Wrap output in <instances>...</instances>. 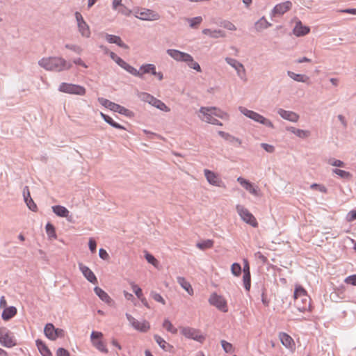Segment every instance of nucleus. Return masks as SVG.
<instances>
[{"mask_svg": "<svg viewBox=\"0 0 356 356\" xmlns=\"http://www.w3.org/2000/svg\"><path fill=\"white\" fill-rule=\"evenodd\" d=\"M344 282L346 284H351V285H353V286H356V274L352 275H350V276L347 277L345 279Z\"/></svg>", "mask_w": 356, "mask_h": 356, "instance_id": "55", "label": "nucleus"}, {"mask_svg": "<svg viewBox=\"0 0 356 356\" xmlns=\"http://www.w3.org/2000/svg\"><path fill=\"white\" fill-rule=\"evenodd\" d=\"M332 172L344 179L349 180L352 178V175L349 172L343 170L334 168L332 170Z\"/></svg>", "mask_w": 356, "mask_h": 356, "instance_id": "39", "label": "nucleus"}, {"mask_svg": "<svg viewBox=\"0 0 356 356\" xmlns=\"http://www.w3.org/2000/svg\"><path fill=\"white\" fill-rule=\"evenodd\" d=\"M163 326L166 330L172 333H175L177 331V329L173 327L172 323L168 320L164 321Z\"/></svg>", "mask_w": 356, "mask_h": 356, "instance_id": "50", "label": "nucleus"}, {"mask_svg": "<svg viewBox=\"0 0 356 356\" xmlns=\"http://www.w3.org/2000/svg\"><path fill=\"white\" fill-rule=\"evenodd\" d=\"M141 72H142V76L145 74H152L156 76L159 80L161 81L163 79V74L161 72H157L156 71V67L153 64L143 65L141 66Z\"/></svg>", "mask_w": 356, "mask_h": 356, "instance_id": "16", "label": "nucleus"}, {"mask_svg": "<svg viewBox=\"0 0 356 356\" xmlns=\"http://www.w3.org/2000/svg\"><path fill=\"white\" fill-rule=\"evenodd\" d=\"M213 241L211 240V239L204 240L200 242H198L196 244V246L202 250H204L211 248L213 247Z\"/></svg>", "mask_w": 356, "mask_h": 356, "instance_id": "36", "label": "nucleus"}, {"mask_svg": "<svg viewBox=\"0 0 356 356\" xmlns=\"http://www.w3.org/2000/svg\"><path fill=\"white\" fill-rule=\"evenodd\" d=\"M55 330H56V328L54 327L53 324H51V323L47 324L44 327L45 336L51 340H55V336H54Z\"/></svg>", "mask_w": 356, "mask_h": 356, "instance_id": "34", "label": "nucleus"}, {"mask_svg": "<svg viewBox=\"0 0 356 356\" xmlns=\"http://www.w3.org/2000/svg\"><path fill=\"white\" fill-rule=\"evenodd\" d=\"M0 343L7 348H11L16 345L12 333L4 327H0Z\"/></svg>", "mask_w": 356, "mask_h": 356, "instance_id": "8", "label": "nucleus"}, {"mask_svg": "<svg viewBox=\"0 0 356 356\" xmlns=\"http://www.w3.org/2000/svg\"><path fill=\"white\" fill-rule=\"evenodd\" d=\"M209 301L211 305L216 307L220 311L223 312H227V302L222 296L213 293L211 296Z\"/></svg>", "mask_w": 356, "mask_h": 356, "instance_id": "13", "label": "nucleus"}, {"mask_svg": "<svg viewBox=\"0 0 356 356\" xmlns=\"http://www.w3.org/2000/svg\"><path fill=\"white\" fill-rule=\"evenodd\" d=\"M145 259L149 264H152L156 268L159 267V262L152 254L147 253L145 254Z\"/></svg>", "mask_w": 356, "mask_h": 356, "instance_id": "49", "label": "nucleus"}, {"mask_svg": "<svg viewBox=\"0 0 356 356\" xmlns=\"http://www.w3.org/2000/svg\"><path fill=\"white\" fill-rule=\"evenodd\" d=\"M184 19L189 23L190 27L192 29L197 28L203 20L202 17L200 16L193 18H185Z\"/></svg>", "mask_w": 356, "mask_h": 356, "instance_id": "35", "label": "nucleus"}, {"mask_svg": "<svg viewBox=\"0 0 356 356\" xmlns=\"http://www.w3.org/2000/svg\"><path fill=\"white\" fill-rule=\"evenodd\" d=\"M154 339L159 346L165 351H171L172 346L167 343L163 338L158 335L154 336Z\"/></svg>", "mask_w": 356, "mask_h": 356, "instance_id": "29", "label": "nucleus"}, {"mask_svg": "<svg viewBox=\"0 0 356 356\" xmlns=\"http://www.w3.org/2000/svg\"><path fill=\"white\" fill-rule=\"evenodd\" d=\"M224 32L221 30H212L210 37L213 38H218L219 37H224Z\"/></svg>", "mask_w": 356, "mask_h": 356, "instance_id": "57", "label": "nucleus"}, {"mask_svg": "<svg viewBox=\"0 0 356 356\" xmlns=\"http://www.w3.org/2000/svg\"><path fill=\"white\" fill-rule=\"evenodd\" d=\"M101 116L102 117V118L107 122L110 125H111L112 127L116 128V129H125V128L120 125V124L115 122L113 121V120L109 117L108 115H105L104 113H101Z\"/></svg>", "mask_w": 356, "mask_h": 356, "instance_id": "37", "label": "nucleus"}, {"mask_svg": "<svg viewBox=\"0 0 356 356\" xmlns=\"http://www.w3.org/2000/svg\"><path fill=\"white\" fill-rule=\"evenodd\" d=\"M180 61L186 63L190 68H192L197 72L202 71L200 65L194 60L192 56L187 53L179 51V62Z\"/></svg>", "mask_w": 356, "mask_h": 356, "instance_id": "12", "label": "nucleus"}, {"mask_svg": "<svg viewBox=\"0 0 356 356\" xmlns=\"http://www.w3.org/2000/svg\"><path fill=\"white\" fill-rule=\"evenodd\" d=\"M200 113L199 116L203 121L215 125H222V123L209 112L207 107H201Z\"/></svg>", "mask_w": 356, "mask_h": 356, "instance_id": "14", "label": "nucleus"}, {"mask_svg": "<svg viewBox=\"0 0 356 356\" xmlns=\"http://www.w3.org/2000/svg\"><path fill=\"white\" fill-rule=\"evenodd\" d=\"M261 302L262 303L268 307L269 305V300H268L267 297H266V289H262V293H261Z\"/></svg>", "mask_w": 356, "mask_h": 356, "instance_id": "61", "label": "nucleus"}, {"mask_svg": "<svg viewBox=\"0 0 356 356\" xmlns=\"http://www.w3.org/2000/svg\"><path fill=\"white\" fill-rule=\"evenodd\" d=\"M261 147L267 152L273 153L275 151V147L267 143H261Z\"/></svg>", "mask_w": 356, "mask_h": 356, "instance_id": "59", "label": "nucleus"}, {"mask_svg": "<svg viewBox=\"0 0 356 356\" xmlns=\"http://www.w3.org/2000/svg\"><path fill=\"white\" fill-rule=\"evenodd\" d=\"M36 346L42 356H50L51 352L46 344L41 340H36Z\"/></svg>", "mask_w": 356, "mask_h": 356, "instance_id": "27", "label": "nucleus"}, {"mask_svg": "<svg viewBox=\"0 0 356 356\" xmlns=\"http://www.w3.org/2000/svg\"><path fill=\"white\" fill-rule=\"evenodd\" d=\"M243 286L246 291H249L251 287V275L244 273L243 275Z\"/></svg>", "mask_w": 356, "mask_h": 356, "instance_id": "40", "label": "nucleus"}, {"mask_svg": "<svg viewBox=\"0 0 356 356\" xmlns=\"http://www.w3.org/2000/svg\"><path fill=\"white\" fill-rule=\"evenodd\" d=\"M151 296L155 301L161 302L163 305L165 304V301L160 294H159L157 293H152Z\"/></svg>", "mask_w": 356, "mask_h": 356, "instance_id": "60", "label": "nucleus"}, {"mask_svg": "<svg viewBox=\"0 0 356 356\" xmlns=\"http://www.w3.org/2000/svg\"><path fill=\"white\" fill-rule=\"evenodd\" d=\"M209 110V112L217 117H219L220 118H224L225 116H227V114L222 111L220 109L216 108V107H207Z\"/></svg>", "mask_w": 356, "mask_h": 356, "instance_id": "42", "label": "nucleus"}, {"mask_svg": "<svg viewBox=\"0 0 356 356\" xmlns=\"http://www.w3.org/2000/svg\"><path fill=\"white\" fill-rule=\"evenodd\" d=\"M79 31L81 34L82 36L86 38H89L90 35V31L89 26L87 24L86 22H81V24H77Z\"/></svg>", "mask_w": 356, "mask_h": 356, "instance_id": "33", "label": "nucleus"}, {"mask_svg": "<svg viewBox=\"0 0 356 356\" xmlns=\"http://www.w3.org/2000/svg\"><path fill=\"white\" fill-rule=\"evenodd\" d=\"M131 289L139 299L143 297L142 290L138 285L135 284L134 283H132Z\"/></svg>", "mask_w": 356, "mask_h": 356, "instance_id": "52", "label": "nucleus"}, {"mask_svg": "<svg viewBox=\"0 0 356 356\" xmlns=\"http://www.w3.org/2000/svg\"><path fill=\"white\" fill-rule=\"evenodd\" d=\"M294 305L300 312L311 310V298L306 290L301 286H297L293 293Z\"/></svg>", "mask_w": 356, "mask_h": 356, "instance_id": "1", "label": "nucleus"}, {"mask_svg": "<svg viewBox=\"0 0 356 356\" xmlns=\"http://www.w3.org/2000/svg\"><path fill=\"white\" fill-rule=\"evenodd\" d=\"M277 113L284 120L290 122H296L299 119V115L295 112L286 111L283 108H279Z\"/></svg>", "mask_w": 356, "mask_h": 356, "instance_id": "17", "label": "nucleus"}, {"mask_svg": "<svg viewBox=\"0 0 356 356\" xmlns=\"http://www.w3.org/2000/svg\"><path fill=\"white\" fill-rule=\"evenodd\" d=\"M219 134L221 136H222L225 140L229 141L232 143L234 142L238 143V145H241V140L238 138H235L227 133H225L224 131H219Z\"/></svg>", "mask_w": 356, "mask_h": 356, "instance_id": "41", "label": "nucleus"}, {"mask_svg": "<svg viewBox=\"0 0 356 356\" xmlns=\"http://www.w3.org/2000/svg\"><path fill=\"white\" fill-rule=\"evenodd\" d=\"M106 38L110 43H115L121 47L127 49L128 47L122 41L121 38L117 35H106Z\"/></svg>", "mask_w": 356, "mask_h": 356, "instance_id": "26", "label": "nucleus"}, {"mask_svg": "<svg viewBox=\"0 0 356 356\" xmlns=\"http://www.w3.org/2000/svg\"><path fill=\"white\" fill-rule=\"evenodd\" d=\"M99 257L104 260H107L109 258L108 254L104 249L101 248L99 251Z\"/></svg>", "mask_w": 356, "mask_h": 356, "instance_id": "63", "label": "nucleus"}, {"mask_svg": "<svg viewBox=\"0 0 356 356\" xmlns=\"http://www.w3.org/2000/svg\"><path fill=\"white\" fill-rule=\"evenodd\" d=\"M39 65L47 70L58 72L71 67V65L58 57L44 58L39 61Z\"/></svg>", "mask_w": 356, "mask_h": 356, "instance_id": "2", "label": "nucleus"}, {"mask_svg": "<svg viewBox=\"0 0 356 356\" xmlns=\"http://www.w3.org/2000/svg\"><path fill=\"white\" fill-rule=\"evenodd\" d=\"M94 291L96 295L104 302L106 304L111 305L113 304V299L109 296V295L102 289L100 287L96 286L94 289Z\"/></svg>", "mask_w": 356, "mask_h": 356, "instance_id": "20", "label": "nucleus"}, {"mask_svg": "<svg viewBox=\"0 0 356 356\" xmlns=\"http://www.w3.org/2000/svg\"><path fill=\"white\" fill-rule=\"evenodd\" d=\"M57 356H70V353L68 351L63 348H60L58 349L56 352Z\"/></svg>", "mask_w": 356, "mask_h": 356, "instance_id": "62", "label": "nucleus"}, {"mask_svg": "<svg viewBox=\"0 0 356 356\" xmlns=\"http://www.w3.org/2000/svg\"><path fill=\"white\" fill-rule=\"evenodd\" d=\"M152 105L161 111H169V109H168V107L165 105L164 103H163L161 101H160L156 98H154V102Z\"/></svg>", "mask_w": 356, "mask_h": 356, "instance_id": "47", "label": "nucleus"}, {"mask_svg": "<svg viewBox=\"0 0 356 356\" xmlns=\"http://www.w3.org/2000/svg\"><path fill=\"white\" fill-rule=\"evenodd\" d=\"M103 333L97 331H92L90 334V340L92 346L98 350L104 353H108V350L106 343L103 341Z\"/></svg>", "mask_w": 356, "mask_h": 356, "instance_id": "5", "label": "nucleus"}, {"mask_svg": "<svg viewBox=\"0 0 356 356\" xmlns=\"http://www.w3.org/2000/svg\"><path fill=\"white\" fill-rule=\"evenodd\" d=\"M98 102L104 107L110 109V107L112 104V102L109 101L108 99H104L103 97L98 98Z\"/></svg>", "mask_w": 356, "mask_h": 356, "instance_id": "54", "label": "nucleus"}, {"mask_svg": "<svg viewBox=\"0 0 356 356\" xmlns=\"http://www.w3.org/2000/svg\"><path fill=\"white\" fill-rule=\"evenodd\" d=\"M222 26L225 29H227L230 30V31H234V30L236 29V27L235 26V25L234 24H232V22H229V21H225L222 24Z\"/></svg>", "mask_w": 356, "mask_h": 356, "instance_id": "56", "label": "nucleus"}, {"mask_svg": "<svg viewBox=\"0 0 356 356\" xmlns=\"http://www.w3.org/2000/svg\"><path fill=\"white\" fill-rule=\"evenodd\" d=\"M279 338L282 345L286 348H292L294 346L293 339L288 334L285 332H280L279 334Z\"/></svg>", "mask_w": 356, "mask_h": 356, "instance_id": "22", "label": "nucleus"}, {"mask_svg": "<svg viewBox=\"0 0 356 356\" xmlns=\"http://www.w3.org/2000/svg\"><path fill=\"white\" fill-rule=\"evenodd\" d=\"M24 200H25V202H26L28 207L31 211H35L37 209V205L35 204L34 201L31 197L28 187H26L24 190Z\"/></svg>", "mask_w": 356, "mask_h": 356, "instance_id": "24", "label": "nucleus"}, {"mask_svg": "<svg viewBox=\"0 0 356 356\" xmlns=\"http://www.w3.org/2000/svg\"><path fill=\"white\" fill-rule=\"evenodd\" d=\"M295 135L300 138H305L309 136V132L308 131L298 129L296 130Z\"/></svg>", "mask_w": 356, "mask_h": 356, "instance_id": "53", "label": "nucleus"}, {"mask_svg": "<svg viewBox=\"0 0 356 356\" xmlns=\"http://www.w3.org/2000/svg\"><path fill=\"white\" fill-rule=\"evenodd\" d=\"M225 61L227 64L231 65L233 68L236 71L237 75L238 77L243 80L246 81V73L245 69L242 63L238 62L237 60L232 58L227 57L225 58Z\"/></svg>", "mask_w": 356, "mask_h": 356, "instance_id": "10", "label": "nucleus"}, {"mask_svg": "<svg viewBox=\"0 0 356 356\" xmlns=\"http://www.w3.org/2000/svg\"><path fill=\"white\" fill-rule=\"evenodd\" d=\"M292 7V3L290 1H286L283 3L277 4L272 10L273 16H280L284 15Z\"/></svg>", "mask_w": 356, "mask_h": 356, "instance_id": "15", "label": "nucleus"}, {"mask_svg": "<svg viewBox=\"0 0 356 356\" xmlns=\"http://www.w3.org/2000/svg\"><path fill=\"white\" fill-rule=\"evenodd\" d=\"M356 220V210H352L347 214L346 220L352 222Z\"/></svg>", "mask_w": 356, "mask_h": 356, "instance_id": "58", "label": "nucleus"}, {"mask_svg": "<svg viewBox=\"0 0 356 356\" xmlns=\"http://www.w3.org/2000/svg\"><path fill=\"white\" fill-rule=\"evenodd\" d=\"M204 175L209 184L216 186H222V180L212 171L204 170Z\"/></svg>", "mask_w": 356, "mask_h": 356, "instance_id": "18", "label": "nucleus"}, {"mask_svg": "<svg viewBox=\"0 0 356 356\" xmlns=\"http://www.w3.org/2000/svg\"><path fill=\"white\" fill-rule=\"evenodd\" d=\"M97 244L94 239L90 238L89 240V248L91 252H95L96 250Z\"/></svg>", "mask_w": 356, "mask_h": 356, "instance_id": "64", "label": "nucleus"}, {"mask_svg": "<svg viewBox=\"0 0 356 356\" xmlns=\"http://www.w3.org/2000/svg\"><path fill=\"white\" fill-rule=\"evenodd\" d=\"M329 164L332 166L343 168L345 167V163L341 160L330 159L328 161Z\"/></svg>", "mask_w": 356, "mask_h": 356, "instance_id": "51", "label": "nucleus"}, {"mask_svg": "<svg viewBox=\"0 0 356 356\" xmlns=\"http://www.w3.org/2000/svg\"><path fill=\"white\" fill-rule=\"evenodd\" d=\"M125 70H127L128 72L136 76L142 77L141 67H140V70H138L128 64V65L126 67Z\"/></svg>", "mask_w": 356, "mask_h": 356, "instance_id": "46", "label": "nucleus"}, {"mask_svg": "<svg viewBox=\"0 0 356 356\" xmlns=\"http://www.w3.org/2000/svg\"><path fill=\"white\" fill-rule=\"evenodd\" d=\"M222 347L225 353H232L234 352V348L232 343L226 341L225 340H222L220 341Z\"/></svg>", "mask_w": 356, "mask_h": 356, "instance_id": "44", "label": "nucleus"}, {"mask_svg": "<svg viewBox=\"0 0 356 356\" xmlns=\"http://www.w3.org/2000/svg\"><path fill=\"white\" fill-rule=\"evenodd\" d=\"M231 271L235 276H239L241 273V266L238 263H234L231 266Z\"/></svg>", "mask_w": 356, "mask_h": 356, "instance_id": "48", "label": "nucleus"}, {"mask_svg": "<svg viewBox=\"0 0 356 356\" xmlns=\"http://www.w3.org/2000/svg\"><path fill=\"white\" fill-rule=\"evenodd\" d=\"M46 232L49 238H56V234L53 225L47 223L46 225Z\"/></svg>", "mask_w": 356, "mask_h": 356, "instance_id": "45", "label": "nucleus"}, {"mask_svg": "<svg viewBox=\"0 0 356 356\" xmlns=\"http://www.w3.org/2000/svg\"><path fill=\"white\" fill-rule=\"evenodd\" d=\"M310 31V28L304 26L300 21H298L293 28V32L297 37L307 35Z\"/></svg>", "mask_w": 356, "mask_h": 356, "instance_id": "19", "label": "nucleus"}, {"mask_svg": "<svg viewBox=\"0 0 356 356\" xmlns=\"http://www.w3.org/2000/svg\"><path fill=\"white\" fill-rule=\"evenodd\" d=\"M181 332L186 338L195 340L200 343H202L205 339V337L201 334L198 330L194 328L184 327Z\"/></svg>", "mask_w": 356, "mask_h": 356, "instance_id": "11", "label": "nucleus"}, {"mask_svg": "<svg viewBox=\"0 0 356 356\" xmlns=\"http://www.w3.org/2000/svg\"><path fill=\"white\" fill-rule=\"evenodd\" d=\"M110 110L115 111V112H118L120 114H124V115H128V113L129 112V111L128 109H127L126 108H124L119 104H117L114 102L112 103V104L110 107Z\"/></svg>", "mask_w": 356, "mask_h": 356, "instance_id": "38", "label": "nucleus"}, {"mask_svg": "<svg viewBox=\"0 0 356 356\" xmlns=\"http://www.w3.org/2000/svg\"><path fill=\"white\" fill-rule=\"evenodd\" d=\"M81 271L82 272L84 277L91 283L96 284L97 279L93 272L87 266L80 265L79 266Z\"/></svg>", "mask_w": 356, "mask_h": 356, "instance_id": "21", "label": "nucleus"}, {"mask_svg": "<svg viewBox=\"0 0 356 356\" xmlns=\"http://www.w3.org/2000/svg\"><path fill=\"white\" fill-rule=\"evenodd\" d=\"M52 210L54 213L59 217L67 218L70 213L67 209L60 205L53 206Z\"/></svg>", "mask_w": 356, "mask_h": 356, "instance_id": "25", "label": "nucleus"}, {"mask_svg": "<svg viewBox=\"0 0 356 356\" xmlns=\"http://www.w3.org/2000/svg\"><path fill=\"white\" fill-rule=\"evenodd\" d=\"M58 90L61 92L79 96H83L86 93V89L83 86L65 82L59 86Z\"/></svg>", "mask_w": 356, "mask_h": 356, "instance_id": "4", "label": "nucleus"}, {"mask_svg": "<svg viewBox=\"0 0 356 356\" xmlns=\"http://www.w3.org/2000/svg\"><path fill=\"white\" fill-rule=\"evenodd\" d=\"M139 97L142 101L149 103V104H152L154 99L155 97L149 95L147 92H141L139 95Z\"/></svg>", "mask_w": 356, "mask_h": 356, "instance_id": "43", "label": "nucleus"}, {"mask_svg": "<svg viewBox=\"0 0 356 356\" xmlns=\"http://www.w3.org/2000/svg\"><path fill=\"white\" fill-rule=\"evenodd\" d=\"M238 110L244 115L253 120L254 121L259 122L261 124H264L267 127H270L272 129L274 128V125H273V122L270 120H268V119L266 118L265 117H264L263 115H260L259 113L254 112L253 111H251V110H248V108L243 107V106H240L238 108Z\"/></svg>", "mask_w": 356, "mask_h": 356, "instance_id": "3", "label": "nucleus"}, {"mask_svg": "<svg viewBox=\"0 0 356 356\" xmlns=\"http://www.w3.org/2000/svg\"><path fill=\"white\" fill-rule=\"evenodd\" d=\"M179 285L188 293V295H193L194 292L191 284L188 282H187L184 277H179Z\"/></svg>", "mask_w": 356, "mask_h": 356, "instance_id": "31", "label": "nucleus"}, {"mask_svg": "<svg viewBox=\"0 0 356 356\" xmlns=\"http://www.w3.org/2000/svg\"><path fill=\"white\" fill-rule=\"evenodd\" d=\"M237 181L240 183V184L244 188H245L251 194L257 195V190L253 186L252 183H250L248 180H247L243 177H238L237 179Z\"/></svg>", "mask_w": 356, "mask_h": 356, "instance_id": "23", "label": "nucleus"}, {"mask_svg": "<svg viewBox=\"0 0 356 356\" xmlns=\"http://www.w3.org/2000/svg\"><path fill=\"white\" fill-rule=\"evenodd\" d=\"M134 15L140 19L148 21L158 20L160 18V15L157 12L147 8L136 10Z\"/></svg>", "mask_w": 356, "mask_h": 356, "instance_id": "7", "label": "nucleus"}, {"mask_svg": "<svg viewBox=\"0 0 356 356\" xmlns=\"http://www.w3.org/2000/svg\"><path fill=\"white\" fill-rule=\"evenodd\" d=\"M236 211L244 222L250 225L253 227H257L258 226V222L254 216L243 206L237 205Z\"/></svg>", "mask_w": 356, "mask_h": 356, "instance_id": "6", "label": "nucleus"}, {"mask_svg": "<svg viewBox=\"0 0 356 356\" xmlns=\"http://www.w3.org/2000/svg\"><path fill=\"white\" fill-rule=\"evenodd\" d=\"M271 25L272 24L269 23L264 17H262L255 23V29L257 31H259L271 26Z\"/></svg>", "mask_w": 356, "mask_h": 356, "instance_id": "32", "label": "nucleus"}, {"mask_svg": "<svg viewBox=\"0 0 356 356\" xmlns=\"http://www.w3.org/2000/svg\"><path fill=\"white\" fill-rule=\"evenodd\" d=\"M287 74L290 78L298 82L305 83L309 79V77L306 75L296 74L291 71H288Z\"/></svg>", "mask_w": 356, "mask_h": 356, "instance_id": "28", "label": "nucleus"}, {"mask_svg": "<svg viewBox=\"0 0 356 356\" xmlns=\"http://www.w3.org/2000/svg\"><path fill=\"white\" fill-rule=\"evenodd\" d=\"M17 313V309L15 307H10L5 308L2 313V318L3 320H9L13 317Z\"/></svg>", "mask_w": 356, "mask_h": 356, "instance_id": "30", "label": "nucleus"}, {"mask_svg": "<svg viewBox=\"0 0 356 356\" xmlns=\"http://www.w3.org/2000/svg\"><path fill=\"white\" fill-rule=\"evenodd\" d=\"M126 316L130 324L135 330L142 332H146L149 330L150 325L148 321H139L128 314H126Z\"/></svg>", "mask_w": 356, "mask_h": 356, "instance_id": "9", "label": "nucleus"}]
</instances>
